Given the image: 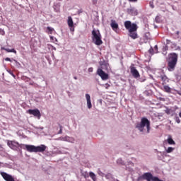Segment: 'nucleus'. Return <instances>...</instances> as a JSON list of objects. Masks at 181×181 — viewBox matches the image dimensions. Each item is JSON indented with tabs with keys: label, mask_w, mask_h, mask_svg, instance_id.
Segmentation results:
<instances>
[{
	"label": "nucleus",
	"mask_w": 181,
	"mask_h": 181,
	"mask_svg": "<svg viewBox=\"0 0 181 181\" xmlns=\"http://www.w3.org/2000/svg\"><path fill=\"white\" fill-rule=\"evenodd\" d=\"M67 24L71 32H74V23L73 22L71 16L68 17Z\"/></svg>",
	"instance_id": "9b49d317"
},
{
	"label": "nucleus",
	"mask_w": 181,
	"mask_h": 181,
	"mask_svg": "<svg viewBox=\"0 0 181 181\" xmlns=\"http://www.w3.org/2000/svg\"><path fill=\"white\" fill-rule=\"evenodd\" d=\"M175 121L177 122V124H180V119L179 118V117H175Z\"/></svg>",
	"instance_id": "b1692460"
},
{
	"label": "nucleus",
	"mask_w": 181,
	"mask_h": 181,
	"mask_svg": "<svg viewBox=\"0 0 181 181\" xmlns=\"http://www.w3.org/2000/svg\"><path fill=\"white\" fill-rule=\"evenodd\" d=\"M50 40L54 42H57V39H56V37H53V36H50Z\"/></svg>",
	"instance_id": "393cba45"
},
{
	"label": "nucleus",
	"mask_w": 181,
	"mask_h": 181,
	"mask_svg": "<svg viewBox=\"0 0 181 181\" xmlns=\"http://www.w3.org/2000/svg\"><path fill=\"white\" fill-rule=\"evenodd\" d=\"M1 50H5L8 53H15V54H16V51L15 50V49H11L9 48L1 47Z\"/></svg>",
	"instance_id": "f3484780"
},
{
	"label": "nucleus",
	"mask_w": 181,
	"mask_h": 181,
	"mask_svg": "<svg viewBox=\"0 0 181 181\" xmlns=\"http://www.w3.org/2000/svg\"><path fill=\"white\" fill-rule=\"evenodd\" d=\"M47 147L44 144H41L40 146H35L33 145H25V148L28 152H45Z\"/></svg>",
	"instance_id": "20e7f679"
},
{
	"label": "nucleus",
	"mask_w": 181,
	"mask_h": 181,
	"mask_svg": "<svg viewBox=\"0 0 181 181\" xmlns=\"http://www.w3.org/2000/svg\"><path fill=\"white\" fill-rule=\"evenodd\" d=\"M5 61H6V62H12V60H11V58H9V57L5 58Z\"/></svg>",
	"instance_id": "c756f323"
},
{
	"label": "nucleus",
	"mask_w": 181,
	"mask_h": 181,
	"mask_svg": "<svg viewBox=\"0 0 181 181\" xmlns=\"http://www.w3.org/2000/svg\"><path fill=\"white\" fill-rule=\"evenodd\" d=\"M28 114H30V115H34V117H37V118H40V111L37 109H30L28 111Z\"/></svg>",
	"instance_id": "6e6552de"
},
{
	"label": "nucleus",
	"mask_w": 181,
	"mask_h": 181,
	"mask_svg": "<svg viewBox=\"0 0 181 181\" xmlns=\"http://www.w3.org/2000/svg\"><path fill=\"white\" fill-rule=\"evenodd\" d=\"M119 160H119V159L117 160V163H119Z\"/></svg>",
	"instance_id": "ea45409f"
},
{
	"label": "nucleus",
	"mask_w": 181,
	"mask_h": 181,
	"mask_svg": "<svg viewBox=\"0 0 181 181\" xmlns=\"http://www.w3.org/2000/svg\"><path fill=\"white\" fill-rule=\"evenodd\" d=\"M124 28L129 31V36H130L132 39H138V33H136L138 25L136 23H132L130 21H127L124 22Z\"/></svg>",
	"instance_id": "f257e3e1"
},
{
	"label": "nucleus",
	"mask_w": 181,
	"mask_h": 181,
	"mask_svg": "<svg viewBox=\"0 0 181 181\" xmlns=\"http://www.w3.org/2000/svg\"><path fill=\"white\" fill-rule=\"evenodd\" d=\"M82 176H83L85 179H88V177H90V174H88L87 172H84L82 173Z\"/></svg>",
	"instance_id": "4be33fe9"
},
{
	"label": "nucleus",
	"mask_w": 181,
	"mask_h": 181,
	"mask_svg": "<svg viewBox=\"0 0 181 181\" xmlns=\"http://www.w3.org/2000/svg\"><path fill=\"white\" fill-rule=\"evenodd\" d=\"M47 30H48V32L52 34L53 33V31L54 30V29H53L52 27H47Z\"/></svg>",
	"instance_id": "5701e85b"
},
{
	"label": "nucleus",
	"mask_w": 181,
	"mask_h": 181,
	"mask_svg": "<svg viewBox=\"0 0 181 181\" xmlns=\"http://www.w3.org/2000/svg\"><path fill=\"white\" fill-rule=\"evenodd\" d=\"M75 80H77V78L76 77H74Z\"/></svg>",
	"instance_id": "37998d69"
},
{
	"label": "nucleus",
	"mask_w": 181,
	"mask_h": 181,
	"mask_svg": "<svg viewBox=\"0 0 181 181\" xmlns=\"http://www.w3.org/2000/svg\"><path fill=\"white\" fill-rule=\"evenodd\" d=\"M160 79L163 81V86H165L166 83L169 82V79H168V76H166L165 75L160 76Z\"/></svg>",
	"instance_id": "dca6fc26"
},
{
	"label": "nucleus",
	"mask_w": 181,
	"mask_h": 181,
	"mask_svg": "<svg viewBox=\"0 0 181 181\" xmlns=\"http://www.w3.org/2000/svg\"><path fill=\"white\" fill-rule=\"evenodd\" d=\"M86 98L87 101L88 108L90 110L93 107V105L91 104V98L90 97V94H86Z\"/></svg>",
	"instance_id": "ddd939ff"
},
{
	"label": "nucleus",
	"mask_w": 181,
	"mask_h": 181,
	"mask_svg": "<svg viewBox=\"0 0 181 181\" xmlns=\"http://www.w3.org/2000/svg\"><path fill=\"white\" fill-rule=\"evenodd\" d=\"M59 128H60V129L63 130V126H62L61 124H59Z\"/></svg>",
	"instance_id": "4c0bfd02"
},
{
	"label": "nucleus",
	"mask_w": 181,
	"mask_h": 181,
	"mask_svg": "<svg viewBox=\"0 0 181 181\" xmlns=\"http://www.w3.org/2000/svg\"><path fill=\"white\" fill-rule=\"evenodd\" d=\"M149 53L152 54L153 53V49L151 48L149 50H148Z\"/></svg>",
	"instance_id": "72a5a7b5"
},
{
	"label": "nucleus",
	"mask_w": 181,
	"mask_h": 181,
	"mask_svg": "<svg viewBox=\"0 0 181 181\" xmlns=\"http://www.w3.org/2000/svg\"><path fill=\"white\" fill-rule=\"evenodd\" d=\"M92 40L93 42L96 45V46H101L103 44V40H101V33H100L99 30H92Z\"/></svg>",
	"instance_id": "39448f33"
},
{
	"label": "nucleus",
	"mask_w": 181,
	"mask_h": 181,
	"mask_svg": "<svg viewBox=\"0 0 181 181\" xmlns=\"http://www.w3.org/2000/svg\"><path fill=\"white\" fill-rule=\"evenodd\" d=\"M146 127L147 134H149L151 131V122L146 117H142L141 119V122L137 123L136 125V128L140 131V132H144V129Z\"/></svg>",
	"instance_id": "7ed1b4c3"
},
{
	"label": "nucleus",
	"mask_w": 181,
	"mask_h": 181,
	"mask_svg": "<svg viewBox=\"0 0 181 181\" xmlns=\"http://www.w3.org/2000/svg\"><path fill=\"white\" fill-rule=\"evenodd\" d=\"M177 59H179V55L175 52H172L168 54V58L167 59V69L168 71H175L176 64H177Z\"/></svg>",
	"instance_id": "f03ea898"
},
{
	"label": "nucleus",
	"mask_w": 181,
	"mask_h": 181,
	"mask_svg": "<svg viewBox=\"0 0 181 181\" xmlns=\"http://www.w3.org/2000/svg\"><path fill=\"white\" fill-rule=\"evenodd\" d=\"M98 173L100 176H103V175H104V173H103V172H101V170L100 169L98 170Z\"/></svg>",
	"instance_id": "bb28decb"
},
{
	"label": "nucleus",
	"mask_w": 181,
	"mask_h": 181,
	"mask_svg": "<svg viewBox=\"0 0 181 181\" xmlns=\"http://www.w3.org/2000/svg\"><path fill=\"white\" fill-rule=\"evenodd\" d=\"M97 74L100 77H101L102 80H108V75L107 73H105L104 71L101 69H98L97 71Z\"/></svg>",
	"instance_id": "1a4fd4ad"
},
{
	"label": "nucleus",
	"mask_w": 181,
	"mask_h": 181,
	"mask_svg": "<svg viewBox=\"0 0 181 181\" xmlns=\"http://www.w3.org/2000/svg\"><path fill=\"white\" fill-rule=\"evenodd\" d=\"M88 71H89V73H93V67L88 68Z\"/></svg>",
	"instance_id": "2f4dec72"
},
{
	"label": "nucleus",
	"mask_w": 181,
	"mask_h": 181,
	"mask_svg": "<svg viewBox=\"0 0 181 181\" xmlns=\"http://www.w3.org/2000/svg\"><path fill=\"white\" fill-rule=\"evenodd\" d=\"M171 47H173H173H176V43H173Z\"/></svg>",
	"instance_id": "f704fd0d"
},
{
	"label": "nucleus",
	"mask_w": 181,
	"mask_h": 181,
	"mask_svg": "<svg viewBox=\"0 0 181 181\" xmlns=\"http://www.w3.org/2000/svg\"><path fill=\"white\" fill-rule=\"evenodd\" d=\"M150 6H151V8H155V6L153 5V2H150Z\"/></svg>",
	"instance_id": "7c9ffc66"
},
{
	"label": "nucleus",
	"mask_w": 181,
	"mask_h": 181,
	"mask_svg": "<svg viewBox=\"0 0 181 181\" xmlns=\"http://www.w3.org/2000/svg\"><path fill=\"white\" fill-rule=\"evenodd\" d=\"M58 134H63V130L62 129H60Z\"/></svg>",
	"instance_id": "c9c22d12"
},
{
	"label": "nucleus",
	"mask_w": 181,
	"mask_h": 181,
	"mask_svg": "<svg viewBox=\"0 0 181 181\" xmlns=\"http://www.w3.org/2000/svg\"><path fill=\"white\" fill-rule=\"evenodd\" d=\"M110 26L112 29V30H114L115 32H117V30H118V23H117V22L114 20L111 21V23H110Z\"/></svg>",
	"instance_id": "4468645a"
},
{
	"label": "nucleus",
	"mask_w": 181,
	"mask_h": 181,
	"mask_svg": "<svg viewBox=\"0 0 181 181\" xmlns=\"http://www.w3.org/2000/svg\"><path fill=\"white\" fill-rule=\"evenodd\" d=\"M141 177L144 180L151 181L152 180L153 175H152L151 173H145L144 174L142 175Z\"/></svg>",
	"instance_id": "f8f14e48"
},
{
	"label": "nucleus",
	"mask_w": 181,
	"mask_h": 181,
	"mask_svg": "<svg viewBox=\"0 0 181 181\" xmlns=\"http://www.w3.org/2000/svg\"><path fill=\"white\" fill-rule=\"evenodd\" d=\"M179 117L181 118V112H179Z\"/></svg>",
	"instance_id": "58836bf2"
},
{
	"label": "nucleus",
	"mask_w": 181,
	"mask_h": 181,
	"mask_svg": "<svg viewBox=\"0 0 181 181\" xmlns=\"http://www.w3.org/2000/svg\"><path fill=\"white\" fill-rule=\"evenodd\" d=\"M155 48H156V49H158V46H156Z\"/></svg>",
	"instance_id": "79ce46f5"
},
{
	"label": "nucleus",
	"mask_w": 181,
	"mask_h": 181,
	"mask_svg": "<svg viewBox=\"0 0 181 181\" xmlns=\"http://www.w3.org/2000/svg\"><path fill=\"white\" fill-rule=\"evenodd\" d=\"M165 151L167 153H172V152L175 151V148L168 147Z\"/></svg>",
	"instance_id": "412c9836"
},
{
	"label": "nucleus",
	"mask_w": 181,
	"mask_h": 181,
	"mask_svg": "<svg viewBox=\"0 0 181 181\" xmlns=\"http://www.w3.org/2000/svg\"><path fill=\"white\" fill-rule=\"evenodd\" d=\"M89 176H90V177L92 178V180H93V181H96L97 180V177H95V174H94V173L90 172L89 173Z\"/></svg>",
	"instance_id": "6ab92c4d"
},
{
	"label": "nucleus",
	"mask_w": 181,
	"mask_h": 181,
	"mask_svg": "<svg viewBox=\"0 0 181 181\" xmlns=\"http://www.w3.org/2000/svg\"><path fill=\"white\" fill-rule=\"evenodd\" d=\"M163 88L165 93H171L172 91V89L170 88V87H169V86H164Z\"/></svg>",
	"instance_id": "aec40b11"
},
{
	"label": "nucleus",
	"mask_w": 181,
	"mask_h": 181,
	"mask_svg": "<svg viewBox=\"0 0 181 181\" xmlns=\"http://www.w3.org/2000/svg\"><path fill=\"white\" fill-rule=\"evenodd\" d=\"M0 34L2 35V36H4L5 35V31L2 29H0Z\"/></svg>",
	"instance_id": "c85d7f7f"
},
{
	"label": "nucleus",
	"mask_w": 181,
	"mask_h": 181,
	"mask_svg": "<svg viewBox=\"0 0 181 181\" xmlns=\"http://www.w3.org/2000/svg\"><path fill=\"white\" fill-rule=\"evenodd\" d=\"M0 174L3 179H4L6 181H15V178L12 175L5 172H1Z\"/></svg>",
	"instance_id": "423d86ee"
},
{
	"label": "nucleus",
	"mask_w": 181,
	"mask_h": 181,
	"mask_svg": "<svg viewBox=\"0 0 181 181\" xmlns=\"http://www.w3.org/2000/svg\"><path fill=\"white\" fill-rule=\"evenodd\" d=\"M179 33H180L179 31H177L176 34H177V35H179Z\"/></svg>",
	"instance_id": "a19ab883"
},
{
	"label": "nucleus",
	"mask_w": 181,
	"mask_h": 181,
	"mask_svg": "<svg viewBox=\"0 0 181 181\" xmlns=\"http://www.w3.org/2000/svg\"><path fill=\"white\" fill-rule=\"evenodd\" d=\"M0 148H2V145L0 144Z\"/></svg>",
	"instance_id": "c03bdc74"
},
{
	"label": "nucleus",
	"mask_w": 181,
	"mask_h": 181,
	"mask_svg": "<svg viewBox=\"0 0 181 181\" xmlns=\"http://www.w3.org/2000/svg\"><path fill=\"white\" fill-rule=\"evenodd\" d=\"M129 2H138V0H128Z\"/></svg>",
	"instance_id": "473e14b6"
},
{
	"label": "nucleus",
	"mask_w": 181,
	"mask_h": 181,
	"mask_svg": "<svg viewBox=\"0 0 181 181\" xmlns=\"http://www.w3.org/2000/svg\"><path fill=\"white\" fill-rule=\"evenodd\" d=\"M167 142L169 145H176V142H175L173 141V139H172L171 136H170L168 139H167Z\"/></svg>",
	"instance_id": "a211bd4d"
},
{
	"label": "nucleus",
	"mask_w": 181,
	"mask_h": 181,
	"mask_svg": "<svg viewBox=\"0 0 181 181\" xmlns=\"http://www.w3.org/2000/svg\"><path fill=\"white\" fill-rule=\"evenodd\" d=\"M127 13L129 15H132V16H136V15H138V11L134 8H128Z\"/></svg>",
	"instance_id": "2eb2a0df"
},
{
	"label": "nucleus",
	"mask_w": 181,
	"mask_h": 181,
	"mask_svg": "<svg viewBox=\"0 0 181 181\" xmlns=\"http://www.w3.org/2000/svg\"><path fill=\"white\" fill-rule=\"evenodd\" d=\"M104 87H105V88H106V90H108V88H110V87H111V86L108 83H105L104 85Z\"/></svg>",
	"instance_id": "a878e982"
},
{
	"label": "nucleus",
	"mask_w": 181,
	"mask_h": 181,
	"mask_svg": "<svg viewBox=\"0 0 181 181\" xmlns=\"http://www.w3.org/2000/svg\"><path fill=\"white\" fill-rule=\"evenodd\" d=\"M130 72L134 78H138L141 77L139 72L138 71V70H136V68H135V66L130 67Z\"/></svg>",
	"instance_id": "0eeeda50"
},
{
	"label": "nucleus",
	"mask_w": 181,
	"mask_h": 181,
	"mask_svg": "<svg viewBox=\"0 0 181 181\" xmlns=\"http://www.w3.org/2000/svg\"><path fill=\"white\" fill-rule=\"evenodd\" d=\"M98 0H92L93 5H97Z\"/></svg>",
	"instance_id": "cd10ccee"
},
{
	"label": "nucleus",
	"mask_w": 181,
	"mask_h": 181,
	"mask_svg": "<svg viewBox=\"0 0 181 181\" xmlns=\"http://www.w3.org/2000/svg\"><path fill=\"white\" fill-rule=\"evenodd\" d=\"M166 43H167V45H169V43H170V40H166Z\"/></svg>",
	"instance_id": "e433bc0d"
},
{
	"label": "nucleus",
	"mask_w": 181,
	"mask_h": 181,
	"mask_svg": "<svg viewBox=\"0 0 181 181\" xmlns=\"http://www.w3.org/2000/svg\"><path fill=\"white\" fill-rule=\"evenodd\" d=\"M180 95H181V93H179Z\"/></svg>",
	"instance_id": "a18cd8bd"
},
{
	"label": "nucleus",
	"mask_w": 181,
	"mask_h": 181,
	"mask_svg": "<svg viewBox=\"0 0 181 181\" xmlns=\"http://www.w3.org/2000/svg\"><path fill=\"white\" fill-rule=\"evenodd\" d=\"M7 145L11 149H16V148H19V143L14 141H8Z\"/></svg>",
	"instance_id": "9d476101"
}]
</instances>
